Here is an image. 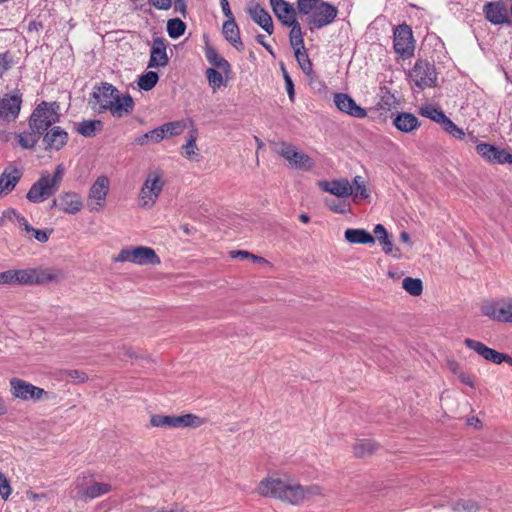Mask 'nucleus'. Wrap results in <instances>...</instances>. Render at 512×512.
I'll list each match as a JSON object with an SVG mask.
<instances>
[{
	"label": "nucleus",
	"mask_w": 512,
	"mask_h": 512,
	"mask_svg": "<svg viewBox=\"0 0 512 512\" xmlns=\"http://www.w3.org/2000/svg\"><path fill=\"white\" fill-rule=\"evenodd\" d=\"M458 379L464 385H467L470 388H475V382H474L473 377L470 374L466 373L465 371L460 373V375L458 376Z\"/></svg>",
	"instance_id": "59"
},
{
	"label": "nucleus",
	"mask_w": 512,
	"mask_h": 512,
	"mask_svg": "<svg viewBox=\"0 0 512 512\" xmlns=\"http://www.w3.org/2000/svg\"><path fill=\"white\" fill-rule=\"evenodd\" d=\"M321 0H297V9L300 14L308 15Z\"/></svg>",
	"instance_id": "52"
},
{
	"label": "nucleus",
	"mask_w": 512,
	"mask_h": 512,
	"mask_svg": "<svg viewBox=\"0 0 512 512\" xmlns=\"http://www.w3.org/2000/svg\"><path fill=\"white\" fill-rule=\"evenodd\" d=\"M110 189V180L107 176H98L92 183L88 196L87 206L90 212H100L106 205Z\"/></svg>",
	"instance_id": "10"
},
{
	"label": "nucleus",
	"mask_w": 512,
	"mask_h": 512,
	"mask_svg": "<svg viewBox=\"0 0 512 512\" xmlns=\"http://www.w3.org/2000/svg\"><path fill=\"white\" fill-rule=\"evenodd\" d=\"M163 140V129L160 127H157L137 138H135L134 143L137 145H146L149 142L152 143H159Z\"/></svg>",
	"instance_id": "37"
},
{
	"label": "nucleus",
	"mask_w": 512,
	"mask_h": 512,
	"mask_svg": "<svg viewBox=\"0 0 512 512\" xmlns=\"http://www.w3.org/2000/svg\"><path fill=\"white\" fill-rule=\"evenodd\" d=\"M229 254H230V257L233 259H239V260L251 259L254 262L267 263V261L264 258L256 256L254 254H251L250 252L244 251V250L230 251Z\"/></svg>",
	"instance_id": "50"
},
{
	"label": "nucleus",
	"mask_w": 512,
	"mask_h": 512,
	"mask_svg": "<svg viewBox=\"0 0 512 512\" xmlns=\"http://www.w3.org/2000/svg\"><path fill=\"white\" fill-rule=\"evenodd\" d=\"M203 421L194 414L174 415H153L150 424L153 427L162 428H183V427H199Z\"/></svg>",
	"instance_id": "13"
},
{
	"label": "nucleus",
	"mask_w": 512,
	"mask_h": 512,
	"mask_svg": "<svg viewBox=\"0 0 512 512\" xmlns=\"http://www.w3.org/2000/svg\"><path fill=\"white\" fill-rule=\"evenodd\" d=\"M165 186L164 173L161 170H150L142 184L138 202L142 208L151 209L157 202Z\"/></svg>",
	"instance_id": "7"
},
{
	"label": "nucleus",
	"mask_w": 512,
	"mask_h": 512,
	"mask_svg": "<svg viewBox=\"0 0 512 512\" xmlns=\"http://www.w3.org/2000/svg\"><path fill=\"white\" fill-rule=\"evenodd\" d=\"M111 490V484L106 482H96L92 475L82 474L75 479L72 493H74V498L87 502L106 495Z\"/></svg>",
	"instance_id": "6"
},
{
	"label": "nucleus",
	"mask_w": 512,
	"mask_h": 512,
	"mask_svg": "<svg viewBox=\"0 0 512 512\" xmlns=\"http://www.w3.org/2000/svg\"><path fill=\"white\" fill-rule=\"evenodd\" d=\"M38 134L31 132H23L17 135L19 145L24 149H32L38 142Z\"/></svg>",
	"instance_id": "43"
},
{
	"label": "nucleus",
	"mask_w": 512,
	"mask_h": 512,
	"mask_svg": "<svg viewBox=\"0 0 512 512\" xmlns=\"http://www.w3.org/2000/svg\"><path fill=\"white\" fill-rule=\"evenodd\" d=\"M158 80L159 76L156 72L148 71L139 77L138 86L144 91H149L155 87Z\"/></svg>",
	"instance_id": "41"
},
{
	"label": "nucleus",
	"mask_w": 512,
	"mask_h": 512,
	"mask_svg": "<svg viewBox=\"0 0 512 512\" xmlns=\"http://www.w3.org/2000/svg\"><path fill=\"white\" fill-rule=\"evenodd\" d=\"M186 24L179 18L170 19L167 22V32L168 35L177 39L185 33Z\"/></svg>",
	"instance_id": "39"
},
{
	"label": "nucleus",
	"mask_w": 512,
	"mask_h": 512,
	"mask_svg": "<svg viewBox=\"0 0 512 512\" xmlns=\"http://www.w3.org/2000/svg\"><path fill=\"white\" fill-rule=\"evenodd\" d=\"M65 174V167L63 164H58L55 168L53 175L44 171L41 173L39 179L32 184L26 194L28 201L32 203H42L58 191L60 184Z\"/></svg>",
	"instance_id": "4"
},
{
	"label": "nucleus",
	"mask_w": 512,
	"mask_h": 512,
	"mask_svg": "<svg viewBox=\"0 0 512 512\" xmlns=\"http://www.w3.org/2000/svg\"><path fill=\"white\" fill-rule=\"evenodd\" d=\"M248 14L252 20L258 24L264 31L271 35L274 31L273 20L270 14L260 5L249 6Z\"/></svg>",
	"instance_id": "24"
},
{
	"label": "nucleus",
	"mask_w": 512,
	"mask_h": 512,
	"mask_svg": "<svg viewBox=\"0 0 512 512\" xmlns=\"http://www.w3.org/2000/svg\"><path fill=\"white\" fill-rule=\"evenodd\" d=\"M102 127L103 124L100 120H85L79 124L77 131L84 137H93Z\"/></svg>",
	"instance_id": "36"
},
{
	"label": "nucleus",
	"mask_w": 512,
	"mask_h": 512,
	"mask_svg": "<svg viewBox=\"0 0 512 512\" xmlns=\"http://www.w3.org/2000/svg\"><path fill=\"white\" fill-rule=\"evenodd\" d=\"M223 34L226 40L237 50L243 49V43L240 38L239 28L234 18H229L223 24Z\"/></svg>",
	"instance_id": "29"
},
{
	"label": "nucleus",
	"mask_w": 512,
	"mask_h": 512,
	"mask_svg": "<svg viewBox=\"0 0 512 512\" xmlns=\"http://www.w3.org/2000/svg\"><path fill=\"white\" fill-rule=\"evenodd\" d=\"M409 77L417 87L424 89L435 85L437 73L433 64L418 60L410 70Z\"/></svg>",
	"instance_id": "16"
},
{
	"label": "nucleus",
	"mask_w": 512,
	"mask_h": 512,
	"mask_svg": "<svg viewBox=\"0 0 512 512\" xmlns=\"http://www.w3.org/2000/svg\"><path fill=\"white\" fill-rule=\"evenodd\" d=\"M24 216L21 215L16 209L8 208L2 212L0 217V226H4L7 221L12 222L17 227L23 224Z\"/></svg>",
	"instance_id": "42"
},
{
	"label": "nucleus",
	"mask_w": 512,
	"mask_h": 512,
	"mask_svg": "<svg viewBox=\"0 0 512 512\" xmlns=\"http://www.w3.org/2000/svg\"><path fill=\"white\" fill-rule=\"evenodd\" d=\"M196 131L192 130L190 131L187 142L183 146L184 154L186 157L191 158L192 156L197 154L198 148L196 145Z\"/></svg>",
	"instance_id": "47"
},
{
	"label": "nucleus",
	"mask_w": 512,
	"mask_h": 512,
	"mask_svg": "<svg viewBox=\"0 0 512 512\" xmlns=\"http://www.w3.org/2000/svg\"><path fill=\"white\" fill-rule=\"evenodd\" d=\"M12 493V489L7 477L0 471V495L7 500Z\"/></svg>",
	"instance_id": "53"
},
{
	"label": "nucleus",
	"mask_w": 512,
	"mask_h": 512,
	"mask_svg": "<svg viewBox=\"0 0 512 512\" xmlns=\"http://www.w3.org/2000/svg\"><path fill=\"white\" fill-rule=\"evenodd\" d=\"M483 12L486 19L492 24L509 23L507 7L501 1L488 2L484 5Z\"/></svg>",
	"instance_id": "21"
},
{
	"label": "nucleus",
	"mask_w": 512,
	"mask_h": 512,
	"mask_svg": "<svg viewBox=\"0 0 512 512\" xmlns=\"http://www.w3.org/2000/svg\"><path fill=\"white\" fill-rule=\"evenodd\" d=\"M395 52L401 56H410L414 51V40L411 28L402 24L394 30L393 39Z\"/></svg>",
	"instance_id": "17"
},
{
	"label": "nucleus",
	"mask_w": 512,
	"mask_h": 512,
	"mask_svg": "<svg viewBox=\"0 0 512 512\" xmlns=\"http://www.w3.org/2000/svg\"><path fill=\"white\" fill-rule=\"evenodd\" d=\"M481 314L500 323H512V298L487 300L481 304Z\"/></svg>",
	"instance_id": "9"
},
{
	"label": "nucleus",
	"mask_w": 512,
	"mask_h": 512,
	"mask_svg": "<svg viewBox=\"0 0 512 512\" xmlns=\"http://www.w3.org/2000/svg\"><path fill=\"white\" fill-rule=\"evenodd\" d=\"M150 3L159 10H168L172 5V0H149Z\"/></svg>",
	"instance_id": "60"
},
{
	"label": "nucleus",
	"mask_w": 512,
	"mask_h": 512,
	"mask_svg": "<svg viewBox=\"0 0 512 512\" xmlns=\"http://www.w3.org/2000/svg\"><path fill=\"white\" fill-rule=\"evenodd\" d=\"M43 141L46 145V149L60 150L68 141V133L59 126L52 127L44 135Z\"/></svg>",
	"instance_id": "25"
},
{
	"label": "nucleus",
	"mask_w": 512,
	"mask_h": 512,
	"mask_svg": "<svg viewBox=\"0 0 512 512\" xmlns=\"http://www.w3.org/2000/svg\"><path fill=\"white\" fill-rule=\"evenodd\" d=\"M22 102V93L19 89H14L0 96V120L5 122L15 121L20 114Z\"/></svg>",
	"instance_id": "15"
},
{
	"label": "nucleus",
	"mask_w": 512,
	"mask_h": 512,
	"mask_svg": "<svg viewBox=\"0 0 512 512\" xmlns=\"http://www.w3.org/2000/svg\"><path fill=\"white\" fill-rule=\"evenodd\" d=\"M288 27H291L290 33H289V41L290 45L293 48L294 52H298L299 49H304V38L301 26L298 21L294 22L292 25H287Z\"/></svg>",
	"instance_id": "31"
},
{
	"label": "nucleus",
	"mask_w": 512,
	"mask_h": 512,
	"mask_svg": "<svg viewBox=\"0 0 512 512\" xmlns=\"http://www.w3.org/2000/svg\"><path fill=\"white\" fill-rule=\"evenodd\" d=\"M464 344L471 350H473L475 353H477L479 356H481L483 359H486L488 356V353L492 348L486 346L484 343L467 338L464 340Z\"/></svg>",
	"instance_id": "45"
},
{
	"label": "nucleus",
	"mask_w": 512,
	"mask_h": 512,
	"mask_svg": "<svg viewBox=\"0 0 512 512\" xmlns=\"http://www.w3.org/2000/svg\"><path fill=\"white\" fill-rule=\"evenodd\" d=\"M20 178L21 172L18 169H5L0 175V196L10 193Z\"/></svg>",
	"instance_id": "28"
},
{
	"label": "nucleus",
	"mask_w": 512,
	"mask_h": 512,
	"mask_svg": "<svg viewBox=\"0 0 512 512\" xmlns=\"http://www.w3.org/2000/svg\"><path fill=\"white\" fill-rule=\"evenodd\" d=\"M449 369L452 371L453 374H455L457 377L462 373L464 370L460 367V365L455 361H450L448 363Z\"/></svg>",
	"instance_id": "64"
},
{
	"label": "nucleus",
	"mask_w": 512,
	"mask_h": 512,
	"mask_svg": "<svg viewBox=\"0 0 512 512\" xmlns=\"http://www.w3.org/2000/svg\"><path fill=\"white\" fill-rule=\"evenodd\" d=\"M326 206L335 213H346L348 211V205L345 202L337 200H325Z\"/></svg>",
	"instance_id": "54"
},
{
	"label": "nucleus",
	"mask_w": 512,
	"mask_h": 512,
	"mask_svg": "<svg viewBox=\"0 0 512 512\" xmlns=\"http://www.w3.org/2000/svg\"><path fill=\"white\" fill-rule=\"evenodd\" d=\"M64 377L74 384H81L88 380L87 374L82 370H66Z\"/></svg>",
	"instance_id": "49"
},
{
	"label": "nucleus",
	"mask_w": 512,
	"mask_h": 512,
	"mask_svg": "<svg viewBox=\"0 0 512 512\" xmlns=\"http://www.w3.org/2000/svg\"><path fill=\"white\" fill-rule=\"evenodd\" d=\"M272 10L278 20L284 25H292L297 21L294 7L285 0H270Z\"/></svg>",
	"instance_id": "23"
},
{
	"label": "nucleus",
	"mask_w": 512,
	"mask_h": 512,
	"mask_svg": "<svg viewBox=\"0 0 512 512\" xmlns=\"http://www.w3.org/2000/svg\"><path fill=\"white\" fill-rule=\"evenodd\" d=\"M59 105L56 102L42 101L29 118V127L38 135H42L49 127L59 121Z\"/></svg>",
	"instance_id": "5"
},
{
	"label": "nucleus",
	"mask_w": 512,
	"mask_h": 512,
	"mask_svg": "<svg viewBox=\"0 0 512 512\" xmlns=\"http://www.w3.org/2000/svg\"><path fill=\"white\" fill-rule=\"evenodd\" d=\"M338 9L328 3L321 1L307 16V24L311 30L321 29L334 22Z\"/></svg>",
	"instance_id": "14"
},
{
	"label": "nucleus",
	"mask_w": 512,
	"mask_h": 512,
	"mask_svg": "<svg viewBox=\"0 0 512 512\" xmlns=\"http://www.w3.org/2000/svg\"><path fill=\"white\" fill-rule=\"evenodd\" d=\"M26 496H27L28 499L33 500V501H38V500H42V499L46 498V494H44V493H35V492L31 491V490L26 492Z\"/></svg>",
	"instance_id": "62"
},
{
	"label": "nucleus",
	"mask_w": 512,
	"mask_h": 512,
	"mask_svg": "<svg viewBox=\"0 0 512 512\" xmlns=\"http://www.w3.org/2000/svg\"><path fill=\"white\" fill-rule=\"evenodd\" d=\"M11 58L7 53L0 54V77L10 68Z\"/></svg>",
	"instance_id": "58"
},
{
	"label": "nucleus",
	"mask_w": 512,
	"mask_h": 512,
	"mask_svg": "<svg viewBox=\"0 0 512 512\" xmlns=\"http://www.w3.org/2000/svg\"><path fill=\"white\" fill-rule=\"evenodd\" d=\"M60 197V210L75 215L81 211L83 207V201L81 196L72 191L63 192L59 195Z\"/></svg>",
	"instance_id": "26"
},
{
	"label": "nucleus",
	"mask_w": 512,
	"mask_h": 512,
	"mask_svg": "<svg viewBox=\"0 0 512 512\" xmlns=\"http://www.w3.org/2000/svg\"><path fill=\"white\" fill-rule=\"evenodd\" d=\"M207 61L215 67H218L224 71H229L230 65L226 59H224L215 48L208 46L205 51Z\"/></svg>",
	"instance_id": "32"
},
{
	"label": "nucleus",
	"mask_w": 512,
	"mask_h": 512,
	"mask_svg": "<svg viewBox=\"0 0 512 512\" xmlns=\"http://www.w3.org/2000/svg\"><path fill=\"white\" fill-rule=\"evenodd\" d=\"M346 241L352 244H374L375 237L364 229H347L344 233Z\"/></svg>",
	"instance_id": "30"
},
{
	"label": "nucleus",
	"mask_w": 512,
	"mask_h": 512,
	"mask_svg": "<svg viewBox=\"0 0 512 512\" xmlns=\"http://www.w3.org/2000/svg\"><path fill=\"white\" fill-rule=\"evenodd\" d=\"M297 62L304 73H310L312 70V63L308 57V54L304 49H299L298 52H294Z\"/></svg>",
	"instance_id": "48"
},
{
	"label": "nucleus",
	"mask_w": 512,
	"mask_h": 512,
	"mask_svg": "<svg viewBox=\"0 0 512 512\" xmlns=\"http://www.w3.org/2000/svg\"><path fill=\"white\" fill-rule=\"evenodd\" d=\"M276 151L289 163L291 167L295 169L302 171H310L315 166V161L309 155L301 151H298L290 143H280Z\"/></svg>",
	"instance_id": "12"
},
{
	"label": "nucleus",
	"mask_w": 512,
	"mask_h": 512,
	"mask_svg": "<svg viewBox=\"0 0 512 512\" xmlns=\"http://www.w3.org/2000/svg\"><path fill=\"white\" fill-rule=\"evenodd\" d=\"M160 128L163 129V139L166 136H177L180 135L186 128V123L183 120L173 121L165 123Z\"/></svg>",
	"instance_id": "38"
},
{
	"label": "nucleus",
	"mask_w": 512,
	"mask_h": 512,
	"mask_svg": "<svg viewBox=\"0 0 512 512\" xmlns=\"http://www.w3.org/2000/svg\"><path fill=\"white\" fill-rule=\"evenodd\" d=\"M318 186L322 191L340 198H347L353 194V186L347 178L319 181Z\"/></svg>",
	"instance_id": "19"
},
{
	"label": "nucleus",
	"mask_w": 512,
	"mask_h": 512,
	"mask_svg": "<svg viewBox=\"0 0 512 512\" xmlns=\"http://www.w3.org/2000/svg\"><path fill=\"white\" fill-rule=\"evenodd\" d=\"M373 233L375 237L378 239L379 243L382 245L383 251L386 254L393 253V244L388 237V233L386 228L382 224H377L374 227Z\"/></svg>",
	"instance_id": "35"
},
{
	"label": "nucleus",
	"mask_w": 512,
	"mask_h": 512,
	"mask_svg": "<svg viewBox=\"0 0 512 512\" xmlns=\"http://www.w3.org/2000/svg\"><path fill=\"white\" fill-rule=\"evenodd\" d=\"M353 194L354 201L358 198L360 199H368L370 197V192L368 190V183L362 176H355L353 178Z\"/></svg>",
	"instance_id": "34"
},
{
	"label": "nucleus",
	"mask_w": 512,
	"mask_h": 512,
	"mask_svg": "<svg viewBox=\"0 0 512 512\" xmlns=\"http://www.w3.org/2000/svg\"><path fill=\"white\" fill-rule=\"evenodd\" d=\"M206 77L208 79L209 85L214 91L224 84V78L222 74L214 68H208L206 70Z\"/></svg>",
	"instance_id": "46"
},
{
	"label": "nucleus",
	"mask_w": 512,
	"mask_h": 512,
	"mask_svg": "<svg viewBox=\"0 0 512 512\" xmlns=\"http://www.w3.org/2000/svg\"><path fill=\"white\" fill-rule=\"evenodd\" d=\"M220 5L224 15L228 18H233L228 0H220Z\"/></svg>",
	"instance_id": "63"
},
{
	"label": "nucleus",
	"mask_w": 512,
	"mask_h": 512,
	"mask_svg": "<svg viewBox=\"0 0 512 512\" xmlns=\"http://www.w3.org/2000/svg\"><path fill=\"white\" fill-rule=\"evenodd\" d=\"M421 115L443 125L448 118L444 112L438 108L427 106L421 109Z\"/></svg>",
	"instance_id": "44"
},
{
	"label": "nucleus",
	"mask_w": 512,
	"mask_h": 512,
	"mask_svg": "<svg viewBox=\"0 0 512 512\" xmlns=\"http://www.w3.org/2000/svg\"><path fill=\"white\" fill-rule=\"evenodd\" d=\"M505 356H506V353H501L494 349H491L485 360L490 361L494 364H501L506 359Z\"/></svg>",
	"instance_id": "56"
},
{
	"label": "nucleus",
	"mask_w": 512,
	"mask_h": 512,
	"mask_svg": "<svg viewBox=\"0 0 512 512\" xmlns=\"http://www.w3.org/2000/svg\"><path fill=\"white\" fill-rule=\"evenodd\" d=\"M476 151L486 162L512 165V154L508 153L505 149H499L495 145L479 143L476 146Z\"/></svg>",
	"instance_id": "18"
},
{
	"label": "nucleus",
	"mask_w": 512,
	"mask_h": 512,
	"mask_svg": "<svg viewBox=\"0 0 512 512\" xmlns=\"http://www.w3.org/2000/svg\"><path fill=\"white\" fill-rule=\"evenodd\" d=\"M284 80H285V87H286V91L288 93L289 99H290V101L293 102L294 98H295L294 84H293L291 77L289 76V74L286 71H284Z\"/></svg>",
	"instance_id": "57"
},
{
	"label": "nucleus",
	"mask_w": 512,
	"mask_h": 512,
	"mask_svg": "<svg viewBox=\"0 0 512 512\" xmlns=\"http://www.w3.org/2000/svg\"><path fill=\"white\" fill-rule=\"evenodd\" d=\"M90 104L98 113L109 110L118 118L129 114L134 107L133 99L129 94L120 96L119 91L109 83L94 87Z\"/></svg>",
	"instance_id": "2"
},
{
	"label": "nucleus",
	"mask_w": 512,
	"mask_h": 512,
	"mask_svg": "<svg viewBox=\"0 0 512 512\" xmlns=\"http://www.w3.org/2000/svg\"><path fill=\"white\" fill-rule=\"evenodd\" d=\"M454 510L456 512H474L477 510V505L472 501L462 500L455 504Z\"/></svg>",
	"instance_id": "55"
},
{
	"label": "nucleus",
	"mask_w": 512,
	"mask_h": 512,
	"mask_svg": "<svg viewBox=\"0 0 512 512\" xmlns=\"http://www.w3.org/2000/svg\"><path fill=\"white\" fill-rule=\"evenodd\" d=\"M443 129L456 139H462L465 136L464 131L457 127L449 118L442 125Z\"/></svg>",
	"instance_id": "51"
},
{
	"label": "nucleus",
	"mask_w": 512,
	"mask_h": 512,
	"mask_svg": "<svg viewBox=\"0 0 512 512\" xmlns=\"http://www.w3.org/2000/svg\"><path fill=\"white\" fill-rule=\"evenodd\" d=\"M10 393L13 397L22 401L38 402L48 398V392L43 388L37 387L23 379H10Z\"/></svg>",
	"instance_id": "11"
},
{
	"label": "nucleus",
	"mask_w": 512,
	"mask_h": 512,
	"mask_svg": "<svg viewBox=\"0 0 512 512\" xmlns=\"http://www.w3.org/2000/svg\"><path fill=\"white\" fill-rule=\"evenodd\" d=\"M115 262H129L136 265H159L161 260L151 247L138 246L122 249L114 258Z\"/></svg>",
	"instance_id": "8"
},
{
	"label": "nucleus",
	"mask_w": 512,
	"mask_h": 512,
	"mask_svg": "<svg viewBox=\"0 0 512 512\" xmlns=\"http://www.w3.org/2000/svg\"><path fill=\"white\" fill-rule=\"evenodd\" d=\"M169 62L166 51V43L163 38L157 37L153 40L148 68L165 67Z\"/></svg>",
	"instance_id": "22"
},
{
	"label": "nucleus",
	"mask_w": 512,
	"mask_h": 512,
	"mask_svg": "<svg viewBox=\"0 0 512 512\" xmlns=\"http://www.w3.org/2000/svg\"><path fill=\"white\" fill-rule=\"evenodd\" d=\"M402 287L412 296H419L423 291V284L419 278H404L402 281Z\"/></svg>",
	"instance_id": "40"
},
{
	"label": "nucleus",
	"mask_w": 512,
	"mask_h": 512,
	"mask_svg": "<svg viewBox=\"0 0 512 512\" xmlns=\"http://www.w3.org/2000/svg\"><path fill=\"white\" fill-rule=\"evenodd\" d=\"M255 493L264 498L297 506L315 497L323 496V489L318 485L303 486L286 476L271 474L258 483Z\"/></svg>",
	"instance_id": "1"
},
{
	"label": "nucleus",
	"mask_w": 512,
	"mask_h": 512,
	"mask_svg": "<svg viewBox=\"0 0 512 512\" xmlns=\"http://www.w3.org/2000/svg\"><path fill=\"white\" fill-rule=\"evenodd\" d=\"M32 233L34 238L41 243H45L49 239V234L45 230L34 229Z\"/></svg>",
	"instance_id": "61"
},
{
	"label": "nucleus",
	"mask_w": 512,
	"mask_h": 512,
	"mask_svg": "<svg viewBox=\"0 0 512 512\" xmlns=\"http://www.w3.org/2000/svg\"><path fill=\"white\" fill-rule=\"evenodd\" d=\"M334 103L341 112L353 117L364 118L367 115L365 109L357 105L354 99L348 94L336 93L334 95Z\"/></svg>",
	"instance_id": "20"
},
{
	"label": "nucleus",
	"mask_w": 512,
	"mask_h": 512,
	"mask_svg": "<svg viewBox=\"0 0 512 512\" xmlns=\"http://www.w3.org/2000/svg\"><path fill=\"white\" fill-rule=\"evenodd\" d=\"M377 444L368 439L358 440L353 447L354 454L357 457H366L373 454L377 450Z\"/></svg>",
	"instance_id": "33"
},
{
	"label": "nucleus",
	"mask_w": 512,
	"mask_h": 512,
	"mask_svg": "<svg viewBox=\"0 0 512 512\" xmlns=\"http://www.w3.org/2000/svg\"><path fill=\"white\" fill-rule=\"evenodd\" d=\"M393 125L403 133H411L420 126V123L412 113L401 112L394 118Z\"/></svg>",
	"instance_id": "27"
},
{
	"label": "nucleus",
	"mask_w": 512,
	"mask_h": 512,
	"mask_svg": "<svg viewBox=\"0 0 512 512\" xmlns=\"http://www.w3.org/2000/svg\"><path fill=\"white\" fill-rule=\"evenodd\" d=\"M59 273L51 269H10L0 272V285L18 286L43 284L57 280Z\"/></svg>",
	"instance_id": "3"
}]
</instances>
